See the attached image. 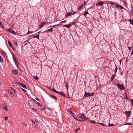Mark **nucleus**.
I'll list each match as a JSON object with an SVG mask.
<instances>
[{
  "label": "nucleus",
  "instance_id": "obj_1",
  "mask_svg": "<svg viewBox=\"0 0 133 133\" xmlns=\"http://www.w3.org/2000/svg\"><path fill=\"white\" fill-rule=\"evenodd\" d=\"M117 86H118V88L121 90H124L125 89V87H124L123 84L120 85L119 84H116Z\"/></svg>",
  "mask_w": 133,
  "mask_h": 133
},
{
  "label": "nucleus",
  "instance_id": "obj_2",
  "mask_svg": "<svg viewBox=\"0 0 133 133\" xmlns=\"http://www.w3.org/2000/svg\"><path fill=\"white\" fill-rule=\"evenodd\" d=\"M94 94L92 93L91 94H90L89 92H87L86 91L85 92V94L84 96L86 97H88L89 96H94Z\"/></svg>",
  "mask_w": 133,
  "mask_h": 133
},
{
  "label": "nucleus",
  "instance_id": "obj_3",
  "mask_svg": "<svg viewBox=\"0 0 133 133\" xmlns=\"http://www.w3.org/2000/svg\"><path fill=\"white\" fill-rule=\"evenodd\" d=\"M79 117L80 118L84 119V121L85 120H88L89 119L88 117H86L84 114H81V115H79Z\"/></svg>",
  "mask_w": 133,
  "mask_h": 133
},
{
  "label": "nucleus",
  "instance_id": "obj_4",
  "mask_svg": "<svg viewBox=\"0 0 133 133\" xmlns=\"http://www.w3.org/2000/svg\"><path fill=\"white\" fill-rule=\"evenodd\" d=\"M7 31L10 32L11 34H13L14 35H16V33L15 32L14 30H13L12 29H8L7 30Z\"/></svg>",
  "mask_w": 133,
  "mask_h": 133
},
{
  "label": "nucleus",
  "instance_id": "obj_5",
  "mask_svg": "<svg viewBox=\"0 0 133 133\" xmlns=\"http://www.w3.org/2000/svg\"><path fill=\"white\" fill-rule=\"evenodd\" d=\"M29 104L31 106H34V103L31 100H29L28 101Z\"/></svg>",
  "mask_w": 133,
  "mask_h": 133
},
{
  "label": "nucleus",
  "instance_id": "obj_6",
  "mask_svg": "<svg viewBox=\"0 0 133 133\" xmlns=\"http://www.w3.org/2000/svg\"><path fill=\"white\" fill-rule=\"evenodd\" d=\"M32 122L33 126H34L35 128H37L38 127V125L37 123L36 122L33 121H32Z\"/></svg>",
  "mask_w": 133,
  "mask_h": 133
},
{
  "label": "nucleus",
  "instance_id": "obj_7",
  "mask_svg": "<svg viewBox=\"0 0 133 133\" xmlns=\"http://www.w3.org/2000/svg\"><path fill=\"white\" fill-rule=\"evenodd\" d=\"M116 6L117 8H120L121 9H124V8L123 6L119 4H116Z\"/></svg>",
  "mask_w": 133,
  "mask_h": 133
},
{
  "label": "nucleus",
  "instance_id": "obj_8",
  "mask_svg": "<svg viewBox=\"0 0 133 133\" xmlns=\"http://www.w3.org/2000/svg\"><path fill=\"white\" fill-rule=\"evenodd\" d=\"M103 4V2H99L97 4H96V5L97 6H101Z\"/></svg>",
  "mask_w": 133,
  "mask_h": 133
},
{
  "label": "nucleus",
  "instance_id": "obj_9",
  "mask_svg": "<svg viewBox=\"0 0 133 133\" xmlns=\"http://www.w3.org/2000/svg\"><path fill=\"white\" fill-rule=\"evenodd\" d=\"M131 112L130 111H126V112H125V114H126L129 117L130 116Z\"/></svg>",
  "mask_w": 133,
  "mask_h": 133
},
{
  "label": "nucleus",
  "instance_id": "obj_10",
  "mask_svg": "<svg viewBox=\"0 0 133 133\" xmlns=\"http://www.w3.org/2000/svg\"><path fill=\"white\" fill-rule=\"evenodd\" d=\"M19 84L23 88L25 89H27V87L23 83H20L19 82Z\"/></svg>",
  "mask_w": 133,
  "mask_h": 133
},
{
  "label": "nucleus",
  "instance_id": "obj_11",
  "mask_svg": "<svg viewBox=\"0 0 133 133\" xmlns=\"http://www.w3.org/2000/svg\"><path fill=\"white\" fill-rule=\"evenodd\" d=\"M46 23V22H42L39 25V28H41Z\"/></svg>",
  "mask_w": 133,
  "mask_h": 133
},
{
  "label": "nucleus",
  "instance_id": "obj_12",
  "mask_svg": "<svg viewBox=\"0 0 133 133\" xmlns=\"http://www.w3.org/2000/svg\"><path fill=\"white\" fill-rule=\"evenodd\" d=\"M12 72L15 75H17L18 74V71L16 70H13L12 71Z\"/></svg>",
  "mask_w": 133,
  "mask_h": 133
},
{
  "label": "nucleus",
  "instance_id": "obj_13",
  "mask_svg": "<svg viewBox=\"0 0 133 133\" xmlns=\"http://www.w3.org/2000/svg\"><path fill=\"white\" fill-rule=\"evenodd\" d=\"M70 109H68V111L71 114V115L73 117L75 116V114L72 112V111H71L70 110Z\"/></svg>",
  "mask_w": 133,
  "mask_h": 133
},
{
  "label": "nucleus",
  "instance_id": "obj_14",
  "mask_svg": "<svg viewBox=\"0 0 133 133\" xmlns=\"http://www.w3.org/2000/svg\"><path fill=\"white\" fill-rule=\"evenodd\" d=\"M131 10L130 11V14H131L132 15H133V8L131 5V8H130Z\"/></svg>",
  "mask_w": 133,
  "mask_h": 133
},
{
  "label": "nucleus",
  "instance_id": "obj_15",
  "mask_svg": "<svg viewBox=\"0 0 133 133\" xmlns=\"http://www.w3.org/2000/svg\"><path fill=\"white\" fill-rule=\"evenodd\" d=\"M115 74L114 75H112L111 78H110V80L111 81H112L113 80V79L115 77Z\"/></svg>",
  "mask_w": 133,
  "mask_h": 133
},
{
  "label": "nucleus",
  "instance_id": "obj_16",
  "mask_svg": "<svg viewBox=\"0 0 133 133\" xmlns=\"http://www.w3.org/2000/svg\"><path fill=\"white\" fill-rule=\"evenodd\" d=\"M72 14V13L71 12H68L66 13L65 16L66 17L69 16L71 15Z\"/></svg>",
  "mask_w": 133,
  "mask_h": 133
},
{
  "label": "nucleus",
  "instance_id": "obj_17",
  "mask_svg": "<svg viewBox=\"0 0 133 133\" xmlns=\"http://www.w3.org/2000/svg\"><path fill=\"white\" fill-rule=\"evenodd\" d=\"M59 94L61 95H62V96H63L64 97H65V94L64 93H63V92L61 91L59 92Z\"/></svg>",
  "mask_w": 133,
  "mask_h": 133
},
{
  "label": "nucleus",
  "instance_id": "obj_18",
  "mask_svg": "<svg viewBox=\"0 0 133 133\" xmlns=\"http://www.w3.org/2000/svg\"><path fill=\"white\" fill-rule=\"evenodd\" d=\"M53 30V28H51L50 29H48L46 31V32H51Z\"/></svg>",
  "mask_w": 133,
  "mask_h": 133
},
{
  "label": "nucleus",
  "instance_id": "obj_19",
  "mask_svg": "<svg viewBox=\"0 0 133 133\" xmlns=\"http://www.w3.org/2000/svg\"><path fill=\"white\" fill-rule=\"evenodd\" d=\"M2 107H3V109H4L5 110H8V108L4 104H3L2 105Z\"/></svg>",
  "mask_w": 133,
  "mask_h": 133
},
{
  "label": "nucleus",
  "instance_id": "obj_20",
  "mask_svg": "<svg viewBox=\"0 0 133 133\" xmlns=\"http://www.w3.org/2000/svg\"><path fill=\"white\" fill-rule=\"evenodd\" d=\"M108 4H111L112 5H114L115 4V3L113 2H111V1H109L108 2Z\"/></svg>",
  "mask_w": 133,
  "mask_h": 133
},
{
  "label": "nucleus",
  "instance_id": "obj_21",
  "mask_svg": "<svg viewBox=\"0 0 133 133\" xmlns=\"http://www.w3.org/2000/svg\"><path fill=\"white\" fill-rule=\"evenodd\" d=\"M71 26V25L68 24V25H64V26L65 27H66L67 28H69L70 26Z\"/></svg>",
  "mask_w": 133,
  "mask_h": 133
},
{
  "label": "nucleus",
  "instance_id": "obj_22",
  "mask_svg": "<svg viewBox=\"0 0 133 133\" xmlns=\"http://www.w3.org/2000/svg\"><path fill=\"white\" fill-rule=\"evenodd\" d=\"M14 62L15 63V64L16 65V66H17L18 64V62L16 60H14Z\"/></svg>",
  "mask_w": 133,
  "mask_h": 133
},
{
  "label": "nucleus",
  "instance_id": "obj_23",
  "mask_svg": "<svg viewBox=\"0 0 133 133\" xmlns=\"http://www.w3.org/2000/svg\"><path fill=\"white\" fill-rule=\"evenodd\" d=\"M89 14V13H88V12L87 11H85L84 14V16L86 17L87 18V14Z\"/></svg>",
  "mask_w": 133,
  "mask_h": 133
},
{
  "label": "nucleus",
  "instance_id": "obj_24",
  "mask_svg": "<svg viewBox=\"0 0 133 133\" xmlns=\"http://www.w3.org/2000/svg\"><path fill=\"white\" fill-rule=\"evenodd\" d=\"M65 84L66 87V89H67V90H68V83L67 82H65Z\"/></svg>",
  "mask_w": 133,
  "mask_h": 133
},
{
  "label": "nucleus",
  "instance_id": "obj_25",
  "mask_svg": "<svg viewBox=\"0 0 133 133\" xmlns=\"http://www.w3.org/2000/svg\"><path fill=\"white\" fill-rule=\"evenodd\" d=\"M123 4L125 6H127V3L126 1H124L123 2Z\"/></svg>",
  "mask_w": 133,
  "mask_h": 133
},
{
  "label": "nucleus",
  "instance_id": "obj_26",
  "mask_svg": "<svg viewBox=\"0 0 133 133\" xmlns=\"http://www.w3.org/2000/svg\"><path fill=\"white\" fill-rule=\"evenodd\" d=\"M3 55L4 56H5L6 55V53L4 51H1Z\"/></svg>",
  "mask_w": 133,
  "mask_h": 133
},
{
  "label": "nucleus",
  "instance_id": "obj_27",
  "mask_svg": "<svg viewBox=\"0 0 133 133\" xmlns=\"http://www.w3.org/2000/svg\"><path fill=\"white\" fill-rule=\"evenodd\" d=\"M8 44H9V45L10 46L11 48H12L13 47V46H12V44L10 41H9L8 42Z\"/></svg>",
  "mask_w": 133,
  "mask_h": 133
},
{
  "label": "nucleus",
  "instance_id": "obj_28",
  "mask_svg": "<svg viewBox=\"0 0 133 133\" xmlns=\"http://www.w3.org/2000/svg\"><path fill=\"white\" fill-rule=\"evenodd\" d=\"M11 53L12 55V58H13V59L14 61V60H16V59L15 58L14 55V54L12 52H11Z\"/></svg>",
  "mask_w": 133,
  "mask_h": 133
},
{
  "label": "nucleus",
  "instance_id": "obj_29",
  "mask_svg": "<svg viewBox=\"0 0 133 133\" xmlns=\"http://www.w3.org/2000/svg\"><path fill=\"white\" fill-rule=\"evenodd\" d=\"M89 122L91 123H94V124L96 123V122H95V121L94 120H90L89 121Z\"/></svg>",
  "mask_w": 133,
  "mask_h": 133
},
{
  "label": "nucleus",
  "instance_id": "obj_30",
  "mask_svg": "<svg viewBox=\"0 0 133 133\" xmlns=\"http://www.w3.org/2000/svg\"><path fill=\"white\" fill-rule=\"evenodd\" d=\"M44 108H39L38 109L40 111H43L44 110Z\"/></svg>",
  "mask_w": 133,
  "mask_h": 133
},
{
  "label": "nucleus",
  "instance_id": "obj_31",
  "mask_svg": "<svg viewBox=\"0 0 133 133\" xmlns=\"http://www.w3.org/2000/svg\"><path fill=\"white\" fill-rule=\"evenodd\" d=\"M39 35H35V36H34L33 37L34 38H37L38 39H39Z\"/></svg>",
  "mask_w": 133,
  "mask_h": 133
},
{
  "label": "nucleus",
  "instance_id": "obj_32",
  "mask_svg": "<svg viewBox=\"0 0 133 133\" xmlns=\"http://www.w3.org/2000/svg\"><path fill=\"white\" fill-rule=\"evenodd\" d=\"M13 83V85L15 86H16L17 85V84L16 82H14V83Z\"/></svg>",
  "mask_w": 133,
  "mask_h": 133
},
{
  "label": "nucleus",
  "instance_id": "obj_33",
  "mask_svg": "<svg viewBox=\"0 0 133 133\" xmlns=\"http://www.w3.org/2000/svg\"><path fill=\"white\" fill-rule=\"evenodd\" d=\"M33 77L35 78V79L36 80H38L39 78L37 76H33Z\"/></svg>",
  "mask_w": 133,
  "mask_h": 133
},
{
  "label": "nucleus",
  "instance_id": "obj_34",
  "mask_svg": "<svg viewBox=\"0 0 133 133\" xmlns=\"http://www.w3.org/2000/svg\"><path fill=\"white\" fill-rule=\"evenodd\" d=\"M117 69H118V68H117L116 65L115 70V74H116V72L117 70Z\"/></svg>",
  "mask_w": 133,
  "mask_h": 133
},
{
  "label": "nucleus",
  "instance_id": "obj_35",
  "mask_svg": "<svg viewBox=\"0 0 133 133\" xmlns=\"http://www.w3.org/2000/svg\"><path fill=\"white\" fill-rule=\"evenodd\" d=\"M66 20L63 21L61 22H60V24H62V23H66Z\"/></svg>",
  "mask_w": 133,
  "mask_h": 133
},
{
  "label": "nucleus",
  "instance_id": "obj_36",
  "mask_svg": "<svg viewBox=\"0 0 133 133\" xmlns=\"http://www.w3.org/2000/svg\"><path fill=\"white\" fill-rule=\"evenodd\" d=\"M0 61L2 62H3V58H2L1 56H0Z\"/></svg>",
  "mask_w": 133,
  "mask_h": 133
},
{
  "label": "nucleus",
  "instance_id": "obj_37",
  "mask_svg": "<svg viewBox=\"0 0 133 133\" xmlns=\"http://www.w3.org/2000/svg\"><path fill=\"white\" fill-rule=\"evenodd\" d=\"M132 124L131 123H127L126 124H124V125H131Z\"/></svg>",
  "mask_w": 133,
  "mask_h": 133
},
{
  "label": "nucleus",
  "instance_id": "obj_38",
  "mask_svg": "<svg viewBox=\"0 0 133 133\" xmlns=\"http://www.w3.org/2000/svg\"><path fill=\"white\" fill-rule=\"evenodd\" d=\"M22 125H24L25 127L27 125L26 124V123H25V122H22Z\"/></svg>",
  "mask_w": 133,
  "mask_h": 133
},
{
  "label": "nucleus",
  "instance_id": "obj_39",
  "mask_svg": "<svg viewBox=\"0 0 133 133\" xmlns=\"http://www.w3.org/2000/svg\"><path fill=\"white\" fill-rule=\"evenodd\" d=\"M80 128H78L77 129H75V132H76L77 131H79L80 130Z\"/></svg>",
  "mask_w": 133,
  "mask_h": 133
},
{
  "label": "nucleus",
  "instance_id": "obj_40",
  "mask_svg": "<svg viewBox=\"0 0 133 133\" xmlns=\"http://www.w3.org/2000/svg\"><path fill=\"white\" fill-rule=\"evenodd\" d=\"M8 91L10 94H11V93L12 92L11 90L10 89H8Z\"/></svg>",
  "mask_w": 133,
  "mask_h": 133
},
{
  "label": "nucleus",
  "instance_id": "obj_41",
  "mask_svg": "<svg viewBox=\"0 0 133 133\" xmlns=\"http://www.w3.org/2000/svg\"><path fill=\"white\" fill-rule=\"evenodd\" d=\"M128 21L130 22V23L132 24V25H133V23H132V20L131 19H129V20H128Z\"/></svg>",
  "mask_w": 133,
  "mask_h": 133
},
{
  "label": "nucleus",
  "instance_id": "obj_42",
  "mask_svg": "<svg viewBox=\"0 0 133 133\" xmlns=\"http://www.w3.org/2000/svg\"><path fill=\"white\" fill-rule=\"evenodd\" d=\"M114 126V125L113 124H109V127H111V126Z\"/></svg>",
  "mask_w": 133,
  "mask_h": 133
},
{
  "label": "nucleus",
  "instance_id": "obj_43",
  "mask_svg": "<svg viewBox=\"0 0 133 133\" xmlns=\"http://www.w3.org/2000/svg\"><path fill=\"white\" fill-rule=\"evenodd\" d=\"M32 32L30 31L29 30L28 32L27 33V35L29 34L30 33H32Z\"/></svg>",
  "mask_w": 133,
  "mask_h": 133
},
{
  "label": "nucleus",
  "instance_id": "obj_44",
  "mask_svg": "<svg viewBox=\"0 0 133 133\" xmlns=\"http://www.w3.org/2000/svg\"><path fill=\"white\" fill-rule=\"evenodd\" d=\"M10 94L11 96L12 97H14V94H13L12 93V92Z\"/></svg>",
  "mask_w": 133,
  "mask_h": 133
},
{
  "label": "nucleus",
  "instance_id": "obj_45",
  "mask_svg": "<svg viewBox=\"0 0 133 133\" xmlns=\"http://www.w3.org/2000/svg\"><path fill=\"white\" fill-rule=\"evenodd\" d=\"M21 88V89L23 91H24V92H26V90H25V89H23L22 88Z\"/></svg>",
  "mask_w": 133,
  "mask_h": 133
},
{
  "label": "nucleus",
  "instance_id": "obj_46",
  "mask_svg": "<svg viewBox=\"0 0 133 133\" xmlns=\"http://www.w3.org/2000/svg\"><path fill=\"white\" fill-rule=\"evenodd\" d=\"M77 120L78 121V122H81V121H84V120H79V119H77Z\"/></svg>",
  "mask_w": 133,
  "mask_h": 133
},
{
  "label": "nucleus",
  "instance_id": "obj_47",
  "mask_svg": "<svg viewBox=\"0 0 133 133\" xmlns=\"http://www.w3.org/2000/svg\"><path fill=\"white\" fill-rule=\"evenodd\" d=\"M82 6H80L78 8V10H80L82 8Z\"/></svg>",
  "mask_w": 133,
  "mask_h": 133
},
{
  "label": "nucleus",
  "instance_id": "obj_48",
  "mask_svg": "<svg viewBox=\"0 0 133 133\" xmlns=\"http://www.w3.org/2000/svg\"><path fill=\"white\" fill-rule=\"evenodd\" d=\"M124 98L125 99H128V97H127V96L125 94V96H124Z\"/></svg>",
  "mask_w": 133,
  "mask_h": 133
},
{
  "label": "nucleus",
  "instance_id": "obj_49",
  "mask_svg": "<svg viewBox=\"0 0 133 133\" xmlns=\"http://www.w3.org/2000/svg\"><path fill=\"white\" fill-rule=\"evenodd\" d=\"M99 124L101 125H102L103 126H105V125L103 123H99Z\"/></svg>",
  "mask_w": 133,
  "mask_h": 133
},
{
  "label": "nucleus",
  "instance_id": "obj_50",
  "mask_svg": "<svg viewBox=\"0 0 133 133\" xmlns=\"http://www.w3.org/2000/svg\"><path fill=\"white\" fill-rule=\"evenodd\" d=\"M56 90L54 88L52 90V91L54 92H55Z\"/></svg>",
  "mask_w": 133,
  "mask_h": 133
},
{
  "label": "nucleus",
  "instance_id": "obj_51",
  "mask_svg": "<svg viewBox=\"0 0 133 133\" xmlns=\"http://www.w3.org/2000/svg\"><path fill=\"white\" fill-rule=\"evenodd\" d=\"M32 109L35 112H36L37 111L36 109L35 108H32Z\"/></svg>",
  "mask_w": 133,
  "mask_h": 133
},
{
  "label": "nucleus",
  "instance_id": "obj_52",
  "mask_svg": "<svg viewBox=\"0 0 133 133\" xmlns=\"http://www.w3.org/2000/svg\"><path fill=\"white\" fill-rule=\"evenodd\" d=\"M5 119V121L7 120L8 119V117L7 116H6Z\"/></svg>",
  "mask_w": 133,
  "mask_h": 133
},
{
  "label": "nucleus",
  "instance_id": "obj_53",
  "mask_svg": "<svg viewBox=\"0 0 133 133\" xmlns=\"http://www.w3.org/2000/svg\"><path fill=\"white\" fill-rule=\"evenodd\" d=\"M128 48L129 50L130 51L131 50V46L129 47H128Z\"/></svg>",
  "mask_w": 133,
  "mask_h": 133
},
{
  "label": "nucleus",
  "instance_id": "obj_54",
  "mask_svg": "<svg viewBox=\"0 0 133 133\" xmlns=\"http://www.w3.org/2000/svg\"><path fill=\"white\" fill-rule=\"evenodd\" d=\"M12 89L14 90V92L15 93V94H16V93H17V92L15 90V89H12Z\"/></svg>",
  "mask_w": 133,
  "mask_h": 133
},
{
  "label": "nucleus",
  "instance_id": "obj_55",
  "mask_svg": "<svg viewBox=\"0 0 133 133\" xmlns=\"http://www.w3.org/2000/svg\"><path fill=\"white\" fill-rule=\"evenodd\" d=\"M131 55H133V50L132 49L131 53Z\"/></svg>",
  "mask_w": 133,
  "mask_h": 133
},
{
  "label": "nucleus",
  "instance_id": "obj_56",
  "mask_svg": "<svg viewBox=\"0 0 133 133\" xmlns=\"http://www.w3.org/2000/svg\"><path fill=\"white\" fill-rule=\"evenodd\" d=\"M75 22H74L71 23V24L72 25H74L75 24Z\"/></svg>",
  "mask_w": 133,
  "mask_h": 133
},
{
  "label": "nucleus",
  "instance_id": "obj_57",
  "mask_svg": "<svg viewBox=\"0 0 133 133\" xmlns=\"http://www.w3.org/2000/svg\"><path fill=\"white\" fill-rule=\"evenodd\" d=\"M76 11L73 12L72 14V15H74L76 13Z\"/></svg>",
  "mask_w": 133,
  "mask_h": 133
},
{
  "label": "nucleus",
  "instance_id": "obj_58",
  "mask_svg": "<svg viewBox=\"0 0 133 133\" xmlns=\"http://www.w3.org/2000/svg\"><path fill=\"white\" fill-rule=\"evenodd\" d=\"M131 103H132V104H133V99H131Z\"/></svg>",
  "mask_w": 133,
  "mask_h": 133
},
{
  "label": "nucleus",
  "instance_id": "obj_59",
  "mask_svg": "<svg viewBox=\"0 0 133 133\" xmlns=\"http://www.w3.org/2000/svg\"><path fill=\"white\" fill-rule=\"evenodd\" d=\"M55 92H56V93H59L58 91H57L56 90L55 91Z\"/></svg>",
  "mask_w": 133,
  "mask_h": 133
},
{
  "label": "nucleus",
  "instance_id": "obj_60",
  "mask_svg": "<svg viewBox=\"0 0 133 133\" xmlns=\"http://www.w3.org/2000/svg\"><path fill=\"white\" fill-rule=\"evenodd\" d=\"M4 96H5V97H7V94H4Z\"/></svg>",
  "mask_w": 133,
  "mask_h": 133
},
{
  "label": "nucleus",
  "instance_id": "obj_61",
  "mask_svg": "<svg viewBox=\"0 0 133 133\" xmlns=\"http://www.w3.org/2000/svg\"><path fill=\"white\" fill-rule=\"evenodd\" d=\"M15 43V45H16V46H18V44H17V43L16 42V43Z\"/></svg>",
  "mask_w": 133,
  "mask_h": 133
},
{
  "label": "nucleus",
  "instance_id": "obj_62",
  "mask_svg": "<svg viewBox=\"0 0 133 133\" xmlns=\"http://www.w3.org/2000/svg\"><path fill=\"white\" fill-rule=\"evenodd\" d=\"M52 96L53 97H54L56 99H57L56 97H55V96Z\"/></svg>",
  "mask_w": 133,
  "mask_h": 133
},
{
  "label": "nucleus",
  "instance_id": "obj_63",
  "mask_svg": "<svg viewBox=\"0 0 133 133\" xmlns=\"http://www.w3.org/2000/svg\"><path fill=\"white\" fill-rule=\"evenodd\" d=\"M24 45H27V43H26V42H24Z\"/></svg>",
  "mask_w": 133,
  "mask_h": 133
},
{
  "label": "nucleus",
  "instance_id": "obj_64",
  "mask_svg": "<svg viewBox=\"0 0 133 133\" xmlns=\"http://www.w3.org/2000/svg\"><path fill=\"white\" fill-rule=\"evenodd\" d=\"M37 104L39 105H40V103L39 102H37Z\"/></svg>",
  "mask_w": 133,
  "mask_h": 133
}]
</instances>
